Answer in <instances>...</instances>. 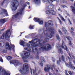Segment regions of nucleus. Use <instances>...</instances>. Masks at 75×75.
Listing matches in <instances>:
<instances>
[{"label": "nucleus", "instance_id": "nucleus-1", "mask_svg": "<svg viewBox=\"0 0 75 75\" xmlns=\"http://www.w3.org/2000/svg\"><path fill=\"white\" fill-rule=\"evenodd\" d=\"M29 43L31 44H27V46L28 47L32 48L33 53H35V50L33 47H40L39 50L42 51H49L52 48L50 44H46L44 45L43 43H41L40 40H39L38 41H37L36 43L33 42V40H32L31 41L29 42Z\"/></svg>", "mask_w": 75, "mask_h": 75}, {"label": "nucleus", "instance_id": "nucleus-2", "mask_svg": "<svg viewBox=\"0 0 75 75\" xmlns=\"http://www.w3.org/2000/svg\"><path fill=\"white\" fill-rule=\"evenodd\" d=\"M47 29V30H45L44 31V34L46 35V37L47 38L48 40H50V38H51L52 34L54 33V28H48Z\"/></svg>", "mask_w": 75, "mask_h": 75}, {"label": "nucleus", "instance_id": "nucleus-3", "mask_svg": "<svg viewBox=\"0 0 75 75\" xmlns=\"http://www.w3.org/2000/svg\"><path fill=\"white\" fill-rule=\"evenodd\" d=\"M23 68H21L19 70V72L22 74H28L29 72L28 70V65L27 64H25L23 65Z\"/></svg>", "mask_w": 75, "mask_h": 75}, {"label": "nucleus", "instance_id": "nucleus-4", "mask_svg": "<svg viewBox=\"0 0 75 75\" xmlns=\"http://www.w3.org/2000/svg\"><path fill=\"white\" fill-rule=\"evenodd\" d=\"M23 52H24V54L20 53L22 58L23 59L24 62H28V61L25 59H26L27 58H28L29 57V55H30V53L25 51Z\"/></svg>", "mask_w": 75, "mask_h": 75}, {"label": "nucleus", "instance_id": "nucleus-5", "mask_svg": "<svg viewBox=\"0 0 75 75\" xmlns=\"http://www.w3.org/2000/svg\"><path fill=\"white\" fill-rule=\"evenodd\" d=\"M11 33L10 30H7L5 33H4L2 35V36L1 37V39H4V38H9Z\"/></svg>", "mask_w": 75, "mask_h": 75}, {"label": "nucleus", "instance_id": "nucleus-6", "mask_svg": "<svg viewBox=\"0 0 75 75\" xmlns=\"http://www.w3.org/2000/svg\"><path fill=\"white\" fill-rule=\"evenodd\" d=\"M13 9L12 10H16L17 9V7H18L19 6V3H18V0H15L14 1V2L12 4Z\"/></svg>", "mask_w": 75, "mask_h": 75}, {"label": "nucleus", "instance_id": "nucleus-7", "mask_svg": "<svg viewBox=\"0 0 75 75\" xmlns=\"http://www.w3.org/2000/svg\"><path fill=\"white\" fill-rule=\"evenodd\" d=\"M52 21H49L47 22H45V27L47 29V28H52L51 27V25H52Z\"/></svg>", "mask_w": 75, "mask_h": 75}, {"label": "nucleus", "instance_id": "nucleus-8", "mask_svg": "<svg viewBox=\"0 0 75 75\" xmlns=\"http://www.w3.org/2000/svg\"><path fill=\"white\" fill-rule=\"evenodd\" d=\"M2 74V75H10V73L8 71H6L2 69L1 67H0V75Z\"/></svg>", "mask_w": 75, "mask_h": 75}, {"label": "nucleus", "instance_id": "nucleus-9", "mask_svg": "<svg viewBox=\"0 0 75 75\" xmlns=\"http://www.w3.org/2000/svg\"><path fill=\"white\" fill-rule=\"evenodd\" d=\"M23 8L21 9V10L19 11L18 12L16 15H13L12 17L13 18V19H14V18H17V17L19 15H21V14H22V13H23Z\"/></svg>", "mask_w": 75, "mask_h": 75}, {"label": "nucleus", "instance_id": "nucleus-10", "mask_svg": "<svg viewBox=\"0 0 75 75\" xmlns=\"http://www.w3.org/2000/svg\"><path fill=\"white\" fill-rule=\"evenodd\" d=\"M11 64H13L15 67H17L19 65V61L18 60H12L10 62Z\"/></svg>", "mask_w": 75, "mask_h": 75}, {"label": "nucleus", "instance_id": "nucleus-11", "mask_svg": "<svg viewBox=\"0 0 75 75\" xmlns=\"http://www.w3.org/2000/svg\"><path fill=\"white\" fill-rule=\"evenodd\" d=\"M6 49H9V50H11V48L12 49H13V50H14V48H15V46H14V45H11V47L10 46V45H9V44L8 42H6Z\"/></svg>", "mask_w": 75, "mask_h": 75}, {"label": "nucleus", "instance_id": "nucleus-12", "mask_svg": "<svg viewBox=\"0 0 75 75\" xmlns=\"http://www.w3.org/2000/svg\"><path fill=\"white\" fill-rule=\"evenodd\" d=\"M34 20L35 22H38L39 24L40 25H42L43 24V21H41V19H40L38 18H34Z\"/></svg>", "mask_w": 75, "mask_h": 75}, {"label": "nucleus", "instance_id": "nucleus-13", "mask_svg": "<svg viewBox=\"0 0 75 75\" xmlns=\"http://www.w3.org/2000/svg\"><path fill=\"white\" fill-rule=\"evenodd\" d=\"M3 13L5 14L6 16H8L7 11V10L5 9H3L2 11H0V14H3Z\"/></svg>", "mask_w": 75, "mask_h": 75}, {"label": "nucleus", "instance_id": "nucleus-14", "mask_svg": "<svg viewBox=\"0 0 75 75\" xmlns=\"http://www.w3.org/2000/svg\"><path fill=\"white\" fill-rule=\"evenodd\" d=\"M47 67H45L44 70L45 72L46 71H47L48 72H49L50 71V65H47Z\"/></svg>", "mask_w": 75, "mask_h": 75}, {"label": "nucleus", "instance_id": "nucleus-15", "mask_svg": "<svg viewBox=\"0 0 75 75\" xmlns=\"http://www.w3.org/2000/svg\"><path fill=\"white\" fill-rule=\"evenodd\" d=\"M54 7V5H49V6H46V8H48V9H52Z\"/></svg>", "mask_w": 75, "mask_h": 75}, {"label": "nucleus", "instance_id": "nucleus-16", "mask_svg": "<svg viewBox=\"0 0 75 75\" xmlns=\"http://www.w3.org/2000/svg\"><path fill=\"white\" fill-rule=\"evenodd\" d=\"M6 22L4 19H0V24H4Z\"/></svg>", "mask_w": 75, "mask_h": 75}, {"label": "nucleus", "instance_id": "nucleus-17", "mask_svg": "<svg viewBox=\"0 0 75 75\" xmlns=\"http://www.w3.org/2000/svg\"><path fill=\"white\" fill-rule=\"evenodd\" d=\"M33 2L36 4H39L40 3V0H33Z\"/></svg>", "mask_w": 75, "mask_h": 75}, {"label": "nucleus", "instance_id": "nucleus-18", "mask_svg": "<svg viewBox=\"0 0 75 75\" xmlns=\"http://www.w3.org/2000/svg\"><path fill=\"white\" fill-rule=\"evenodd\" d=\"M25 44V42H24L23 40H21L20 41V44L21 45H22L23 47H24V44Z\"/></svg>", "mask_w": 75, "mask_h": 75}, {"label": "nucleus", "instance_id": "nucleus-19", "mask_svg": "<svg viewBox=\"0 0 75 75\" xmlns=\"http://www.w3.org/2000/svg\"><path fill=\"white\" fill-rule=\"evenodd\" d=\"M59 16L61 18L62 20V21H65V19H64V18L62 16V15H61L60 14H59Z\"/></svg>", "mask_w": 75, "mask_h": 75}, {"label": "nucleus", "instance_id": "nucleus-20", "mask_svg": "<svg viewBox=\"0 0 75 75\" xmlns=\"http://www.w3.org/2000/svg\"><path fill=\"white\" fill-rule=\"evenodd\" d=\"M69 67H70L71 68H73V67L74 66L73 64H72V62H69Z\"/></svg>", "mask_w": 75, "mask_h": 75}, {"label": "nucleus", "instance_id": "nucleus-21", "mask_svg": "<svg viewBox=\"0 0 75 75\" xmlns=\"http://www.w3.org/2000/svg\"><path fill=\"white\" fill-rule=\"evenodd\" d=\"M51 14L55 15L56 14V12L54 10L51 11Z\"/></svg>", "mask_w": 75, "mask_h": 75}, {"label": "nucleus", "instance_id": "nucleus-22", "mask_svg": "<svg viewBox=\"0 0 75 75\" xmlns=\"http://www.w3.org/2000/svg\"><path fill=\"white\" fill-rule=\"evenodd\" d=\"M24 49L25 50H26V51H29V52H31V50L30 49V48H28V47H26L24 48Z\"/></svg>", "mask_w": 75, "mask_h": 75}, {"label": "nucleus", "instance_id": "nucleus-23", "mask_svg": "<svg viewBox=\"0 0 75 75\" xmlns=\"http://www.w3.org/2000/svg\"><path fill=\"white\" fill-rule=\"evenodd\" d=\"M58 51L59 53H61L62 54H63L64 53L63 52V51H62V50L61 49H59L58 50Z\"/></svg>", "mask_w": 75, "mask_h": 75}, {"label": "nucleus", "instance_id": "nucleus-24", "mask_svg": "<svg viewBox=\"0 0 75 75\" xmlns=\"http://www.w3.org/2000/svg\"><path fill=\"white\" fill-rule=\"evenodd\" d=\"M46 13L47 14H51V11H47Z\"/></svg>", "mask_w": 75, "mask_h": 75}, {"label": "nucleus", "instance_id": "nucleus-25", "mask_svg": "<svg viewBox=\"0 0 75 75\" xmlns=\"http://www.w3.org/2000/svg\"><path fill=\"white\" fill-rule=\"evenodd\" d=\"M61 58H59V60L57 61V64H58V65H59V63L60 62H61Z\"/></svg>", "mask_w": 75, "mask_h": 75}, {"label": "nucleus", "instance_id": "nucleus-26", "mask_svg": "<svg viewBox=\"0 0 75 75\" xmlns=\"http://www.w3.org/2000/svg\"><path fill=\"white\" fill-rule=\"evenodd\" d=\"M69 55L71 58H73L74 59H75V57L73 56V55H72L71 54H69Z\"/></svg>", "mask_w": 75, "mask_h": 75}, {"label": "nucleus", "instance_id": "nucleus-27", "mask_svg": "<svg viewBox=\"0 0 75 75\" xmlns=\"http://www.w3.org/2000/svg\"><path fill=\"white\" fill-rule=\"evenodd\" d=\"M62 60L64 62H65V57L63 55H62Z\"/></svg>", "mask_w": 75, "mask_h": 75}, {"label": "nucleus", "instance_id": "nucleus-28", "mask_svg": "<svg viewBox=\"0 0 75 75\" xmlns=\"http://www.w3.org/2000/svg\"><path fill=\"white\" fill-rule=\"evenodd\" d=\"M62 45H61L60 46V47H62V48H64V47L63 46V45H64L65 44V43H64V41L63 40L62 41Z\"/></svg>", "mask_w": 75, "mask_h": 75}, {"label": "nucleus", "instance_id": "nucleus-29", "mask_svg": "<svg viewBox=\"0 0 75 75\" xmlns=\"http://www.w3.org/2000/svg\"><path fill=\"white\" fill-rule=\"evenodd\" d=\"M55 1V0H49L48 3H52L53 1Z\"/></svg>", "mask_w": 75, "mask_h": 75}, {"label": "nucleus", "instance_id": "nucleus-30", "mask_svg": "<svg viewBox=\"0 0 75 75\" xmlns=\"http://www.w3.org/2000/svg\"><path fill=\"white\" fill-rule=\"evenodd\" d=\"M3 44H4L3 42L1 41H0V47H1L2 45Z\"/></svg>", "mask_w": 75, "mask_h": 75}, {"label": "nucleus", "instance_id": "nucleus-31", "mask_svg": "<svg viewBox=\"0 0 75 75\" xmlns=\"http://www.w3.org/2000/svg\"><path fill=\"white\" fill-rule=\"evenodd\" d=\"M48 37H46V38H45L43 41V42H47V40H48Z\"/></svg>", "mask_w": 75, "mask_h": 75}, {"label": "nucleus", "instance_id": "nucleus-32", "mask_svg": "<svg viewBox=\"0 0 75 75\" xmlns=\"http://www.w3.org/2000/svg\"><path fill=\"white\" fill-rule=\"evenodd\" d=\"M67 39L70 41V40H72V38L70 36H68L67 37Z\"/></svg>", "mask_w": 75, "mask_h": 75}, {"label": "nucleus", "instance_id": "nucleus-33", "mask_svg": "<svg viewBox=\"0 0 75 75\" xmlns=\"http://www.w3.org/2000/svg\"><path fill=\"white\" fill-rule=\"evenodd\" d=\"M29 28H30V29H31V30H32L33 29V28H34V26L30 25L29 26Z\"/></svg>", "mask_w": 75, "mask_h": 75}, {"label": "nucleus", "instance_id": "nucleus-34", "mask_svg": "<svg viewBox=\"0 0 75 75\" xmlns=\"http://www.w3.org/2000/svg\"><path fill=\"white\" fill-rule=\"evenodd\" d=\"M12 58V57L10 56H8L7 57V59H8V60H10V59H11Z\"/></svg>", "mask_w": 75, "mask_h": 75}, {"label": "nucleus", "instance_id": "nucleus-35", "mask_svg": "<svg viewBox=\"0 0 75 75\" xmlns=\"http://www.w3.org/2000/svg\"><path fill=\"white\" fill-rule=\"evenodd\" d=\"M56 37L58 40H59L60 39V37H59V35H56Z\"/></svg>", "mask_w": 75, "mask_h": 75}, {"label": "nucleus", "instance_id": "nucleus-36", "mask_svg": "<svg viewBox=\"0 0 75 75\" xmlns=\"http://www.w3.org/2000/svg\"><path fill=\"white\" fill-rule=\"evenodd\" d=\"M38 55V52L37 53V55H36L35 58L37 59H39V57Z\"/></svg>", "mask_w": 75, "mask_h": 75}, {"label": "nucleus", "instance_id": "nucleus-37", "mask_svg": "<svg viewBox=\"0 0 75 75\" xmlns=\"http://www.w3.org/2000/svg\"><path fill=\"white\" fill-rule=\"evenodd\" d=\"M33 74L34 75V74L36 73V69H35V70H33Z\"/></svg>", "mask_w": 75, "mask_h": 75}, {"label": "nucleus", "instance_id": "nucleus-38", "mask_svg": "<svg viewBox=\"0 0 75 75\" xmlns=\"http://www.w3.org/2000/svg\"><path fill=\"white\" fill-rule=\"evenodd\" d=\"M24 1L23 0H20V3L21 4L24 3Z\"/></svg>", "mask_w": 75, "mask_h": 75}, {"label": "nucleus", "instance_id": "nucleus-39", "mask_svg": "<svg viewBox=\"0 0 75 75\" xmlns=\"http://www.w3.org/2000/svg\"><path fill=\"white\" fill-rule=\"evenodd\" d=\"M62 2L63 3H66L67 2V1L66 0H64L62 1Z\"/></svg>", "mask_w": 75, "mask_h": 75}, {"label": "nucleus", "instance_id": "nucleus-40", "mask_svg": "<svg viewBox=\"0 0 75 75\" xmlns=\"http://www.w3.org/2000/svg\"><path fill=\"white\" fill-rule=\"evenodd\" d=\"M72 35H75V34H74V32L73 31H71V30L70 31Z\"/></svg>", "mask_w": 75, "mask_h": 75}, {"label": "nucleus", "instance_id": "nucleus-41", "mask_svg": "<svg viewBox=\"0 0 75 75\" xmlns=\"http://www.w3.org/2000/svg\"><path fill=\"white\" fill-rule=\"evenodd\" d=\"M59 32L60 34V35H62V32L61 31V30H59Z\"/></svg>", "mask_w": 75, "mask_h": 75}, {"label": "nucleus", "instance_id": "nucleus-42", "mask_svg": "<svg viewBox=\"0 0 75 75\" xmlns=\"http://www.w3.org/2000/svg\"><path fill=\"white\" fill-rule=\"evenodd\" d=\"M69 73L70 75H72V73L71 71H69Z\"/></svg>", "mask_w": 75, "mask_h": 75}, {"label": "nucleus", "instance_id": "nucleus-43", "mask_svg": "<svg viewBox=\"0 0 75 75\" xmlns=\"http://www.w3.org/2000/svg\"><path fill=\"white\" fill-rule=\"evenodd\" d=\"M0 61L2 62H3V59L2 58L0 57Z\"/></svg>", "mask_w": 75, "mask_h": 75}, {"label": "nucleus", "instance_id": "nucleus-44", "mask_svg": "<svg viewBox=\"0 0 75 75\" xmlns=\"http://www.w3.org/2000/svg\"><path fill=\"white\" fill-rule=\"evenodd\" d=\"M58 19L59 21V22L60 24H62V21H61V19H59V18Z\"/></svg>", "mask_w": 75, "mask_h": 75}, {"label": "nucleus", "instance_id": "nucleus-45", "mask_svg": "<svg viewBox=\"0 0 75 75\" xmlns=\"http://www.w3.org/2000/svg\"><path fill=\"white\" fill-rule=\"evenodd\" d=\"M64 46L66 48V50L67 51H68V47H67V46L65 45H64Z\"/></svg>", "mask_w": 75, "mask_h": 75}, {"label": "nucleus", "instance_id": "nucleus-46", "mask_svg": "<svg viewBox=\"0 0 75 75\" xmlns=\"http://www.w3.org/2000/svg\"><path fill=\"white\" fill-rule=\"evenodd\" d=\"M61 7H63V8H65L66 7V6L65 5H62L61 6Z\"/></svg>", "mask_w": 75, "mask_h": 75}, {"label": "nucleus", "instance_id": "nucleus-47", "mask_svg": "<svg viewBox=\"0 0 75 75\" xmlns=\"http://www.w3.org/2000/svg\"><path fill=\"white\" fill-rule=\"evenodd\" d=\"M69 44L70 45H72V43H71V42L70 41L69 42Z\"/></svg>", "mask_w": 75, "mask_h": 75}, {"label": "nucleus", "instance_id": "nucleus-48", "mask_svg": "<svg viewBox=\"0 0 75 75\" xmlns=\"http://www.w3.org/2000/svg\"><path fill=\"white\" fill-rule=\"evenodd\" d=\"M58 11H60L61 12H62V10L61 9V8H59L58 9Z\"/></svg>", "mask_w": 75, "mask_h": 75}, {"label": "nucleus", "instance_id": "nucleus-49", "mask_svg": "<svg viewBox=\"0 0 75 75\" xmlns=\"http://www.w3.org/2000/svg\"><path fill=\"white\" fill-rule=\"evenodd\" d=\"M63 31H64V34H67V31L66 30H64Z\"/></svg>", "mask_w": 75, "mask_h": 75}, {"label": "nucleus", "instance_id": "nucleus-50", "mask_svg": "<svg viewBox=\"0 0 75 75\" xmlns=\"http://www.w3.org/2000/svg\"><path fill=\"white\" fill-rule=\"evenodd\" d=\"M48 1V0H42V1H43V3L46 2V1Z\"/></svg>", "mask_w": 75, "mask_h": 75}, {"label": "nucleus", "instance_id": "nucleus-51", "mask_svg": "<svg viewBox=\"0 0 75 75\" xmlns=\"http://www.w3.org/2000/svg\"><path fill=\"white\" fill-rule=\"evenodd\" d=\"M7 52V50H6V49H5L3 50V52Z\"/></svg>", "mask_w": 75, "mask_h": 75}, {"label": "nucleus", "instance_id": "nucleus-52", "mask_svg": "<svg viewBox=\"0 0 75 75\" xmlns=\"http://www.w3.org/2000/svg\"><path fill=\"white\" fill-rule=\"evenodd\" d=\"M66 65L67 67H69V65L68 64V63L66 64Z\"/></svg>", "mask_w": 75, "mask_h": 75}, {"label": "nucleus", "instance_id": "nucleus-53", "mask_svg": "<svg viewBox=\"0 0 75 75\" xmlns=\"http://www.w3.org/2000/svg\"><path fill=\"white\" fill-rule=\"evenodd\" d=\"M41 62H45V61L44 60H42L41 59Z\"/></svg>", "mask_w": 75, "mask_h": 75}, {"label": "nucleus", "instance_id": "nucleus-54", "mask_svg": "<svg viewBox=\"0 0 75 75\" xmlns=\"http://www.w3.org/2000/svg\"><path fill=\"white\" fill-rule=\"evenodd\" d=\"M4 28L2 30H0V31H4ZM1 33V32L0 31V34Z\"/></svg>", "mask_w": 75, "mask_h": 75}, {"label": "nucleus", "instance_id": "nucleus-55", "mask_svg": "<svg viewBox=\"0 0 75 75\" xmlns=\"http://www.w3.org/2000/svg\"><path fill=\"white\" fill-rule=\"evenodd\" d=\"M71 30L70 31H73L74 30V29L73 28V27H71Z\"/></svg>", "mask_w": 75, "mask_h": 75}, {"label": "nucleus", "instance_id": "nucleus-56", "mask_svg": "<svg viewBox=\"0 0 75 75\" xmlns=\"http://www.w3.org/2000/svg\"><path fill=\"white\" fill-rule=\"evenodd\" d=\"M68 20H69V23H70V24L71 25L72 24V23H71V21H70V20H69V19H68Z\"/></svg>", "mask_w": 75, "mask_h": 75}, {"label": "nucleus", "instance_id": "nucleus-57", "mask_svg": "<svg viewBox=\"0 0 75 75\" xmlns=\"http://www.w3.org/2000/svg\"><path fill=\"white\" fill-rule=\"evenodd\" d=\"M35 50L37 52H38V49L37 48H35Z\"/></svg>", "mask_w": 75, "mask_h": 75}, {"label": "nucleus", "instance_id": "nucleus-58", "mask_svg": "<svg viewBox=\"0 0 75 75\" xmlns=\"http://www.w3.org/2000/svg\"><path fill=\"white\" fill-rule=\"evenodd\" d=\"M62 29H63V31L64 30H65V28H64V27H62Z\"/></svg>", "mask_w": 75, "mask_h": 75}, {"label": "nucleus", "instance_id": "nucleus-59", "mask_svg": "<svg viewBox=\"0 0 75 75\" xmlns=\"http://www.w3.org/2000/svg\"><path fill=\"white\" fill-rule=\"evenodd\" d=\"M40 65L41 66H43V64L42 63H40Z\"/></svg>", "mask_w": 75, "mask_h": 75}, {"label": "nucleus", "instance_id": "nucleus-60", "mask_svg": "<svg viewBox=\"0 0 75 75\" xmlns=\"http://www.w3.org/2000/svg\"><path fill=\"white\" fill-rule=\"evenodd\" d=\"M26 3L27 4H28V5H29V4H30V3L28 2H26Z\"/></svg>", "mask_w": 75, "mask_h": 75}, {"label": "nucleus", "instance_id": "nucleus-61", "mask_svg": "<svg viewBox=\"0 0 75 75\" xmlns=\"http://www.w3.org/2000/svg\"><path fill=\"white\" fill-rule=\"evenodd\" d=\"M57 47L58 48H59L60 47V46H57Z\"/></svg>", "mask_w": 75, "mask_h": 75}, {"label": "nucleus", "instance_id": "nucleus-62", "mask_svg": "<svg viewBox=\"0 0 75 75\" xmlns=\"http://www.w3.org/2000/svg\"><path fill=\"white\" fill-rule=\"evenodd\" d=\"M25 6H26V4H24L23 5L24 7H25Z\"/></svg>", "mask_w": 75, "mask_h": 75}, {"label": "nucleus", "instance_id": "nucleus-63", "mask_svg": "<svg viewBox=\"0 0 75 75\" xmlns=\"http://www.w3.org/2000/svg\"><path fill=\"white\" fill-rule=\"evenodd\" d=\"M65 71H66V75H69V74L67 73V71L66 70Z\"/></svg>", "mask_w": 75, "mask_h": 75}, {"label": "nucleus", "instance_id": "nucleus-64", "mask_svg": "<svg viewBox=\"0 0 75 75\" xmlns=\"http://www.w3.org/2000/svg\"><path fill=\"white\" fill-rule=\"evenodd\" d=\"M49 75H52V74H51V73H49Z\"/></svg>", "mask_w": 75, "mask_h": 75}]
</instances>
